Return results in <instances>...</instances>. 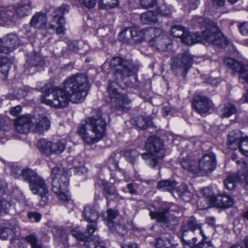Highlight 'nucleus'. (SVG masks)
<instances>
[{
	"mask_svg": "<svg viewBox=\"0 0 248 248\" xmlns=\"http://www.w3.org/2000/svg\"><path fill=\"white\" fill-rule=\"evenodd\" d=\"M64 87L69 89V93L59 87H48L45 95H41V102L54 108L66 107L69 100L76 103L82 102L89 89L88 78L82 74L73 75L65 80Z\"/></svg>",
	"mask_w": 248,
	"mask_h": 248,
	"instance_id": "nucleus-1",
	"label": "nucleus"
},
{
	"mask_svg": "<svg viewBox=\"0 0 248 248\" xmlns=\"http://www.w3.org/2000/svg\"><path fill=\"white\" fill-rule=\"evenodd\" d=\"M110 65L114 69V74L116 81L108 83L107 90L109 97L117 110L126 111L129 109L130 100L127 95L118 92L116 87L118 86L119 82L124 81L126 78L133 75L134 66L129 60L120 57H113L110 60Z\"/></svg>",
	"mask_w": 248,
	"mask_h": 248,
	"instance_id": "nucleus-2",
	"label": "nucleus"
},
{
	"mask_svg": "<svg viewBox=\"0 0 248 248\" xmlns=\"http://www.w3.org/2000/svg\"><path fill=\"white\" fill-rule=\"evenodd\" d=\"M181 41L187 46L208 42L218 48H224L229 45V41L215 22L208 24L205 29L201 33L190 31L187 29Z\"/></svg>",
	"mask_w": 248,
	"mask_h": 248,
	"instance_id": "nucleus-3",
	"label": "nucleus"
},
{
	"mask_svg": "<svg viewBox=\"0 0 248 248\" xmlns=\"http://www.w3.org/2000/svg\"><path fill=\"white\" fill-rule=\"evenodd\" d=\"M106 126L101 112L97 110L96 116L88 118L85 124H81L78 133L85 142L88 144H93L104 137Z\"/></svg>",
	"mask_w": 248,
	"mask_h": 248,
	"instance_id": "nucleus-4",
	"label": "nucleus"
},
{
	"mask_svg": "<svg viewBox=\"0 0 248 248\" xmlns=\"http://www.w3.org/2000/svg\"><path fill=\"white\" fill-rule=\"evenodd\" d=\"M52 190L56 194L58 199L62 202L70 200L71 197L68 189L70 175L68 170L64 168L54 167L51 170Z\"/></svg>",
	"mask_w": 248,
	"mask_h": 248,
	"instance_id": "nucleus-5",
	"label": "nucleus"
},
{
	"mask_svg": "<svg viewBox=\"0 0 248 248\" xmlns=\"http://www.w3.org/2000/svg\"><path fill=\"white\" fill-rule=\"evenodd\" d=\"M10 7L3 8L0 10V25L4 26L10 21L16 22L21 18L27 16L31 14L32 7L30 0H21L11 9Z\"/></svg>",
	"mask_w": 248,
	"mask_h": 248,
	"instance_id": "nucleus-6",
	"label": "nucleus"
},
{
	"mask_svg": "<svg viewBox=\"0 0 248 248\" xmlns=\"http://www.w3.org/2000/svg\"><path fill=\"white\" fill-rule=\"evenodd\" d=\"M170 70L174 75L185 79L194 62V56L187 51L180 53L171 58Z\"/></svg>",
	"mask_w": 248,
	"mask_h": 248,
	"instance_id": "nucleus-7",
	"label": "nucleus"
},
{
	"mask_svg": "<svg viewBox=\"0 0 248 248\" xmlns=\"http://www.w3.org/2000/svg\"><path fill=\"white\" fill-rule=\"evenodd\" d=\"M156 211V221L164 230H171L174 229L178 225V221L175 217L170 219V212L172 206L171 203L162 202L158 199Z\"/></svg>",
	"mask_w": 248,
	"mask_h": 248,
	"instance_id": "nucleus-8",
	"label": "nucleus"
},
{
	"mask_svg": "<svg viewBox=\"0 0 248 248\" xmlns=\"http://www.w3.org/2000/svg\"><path fill=\"white\" fill-rule=\"evenodd\" d=\"M243 164L242 169L224 180V186L228 190H233L237 186L236 183H238L248 193V167L245 161H243Z\"/></svg>",
	"mask_w": 248,
	"mask_h": 248,
	"instance_id": "nucleus-9",
	"label": "nucleus"
},
{
	"mask_svg": "<svg viewBox=\"0 0 248 248\" xmlns=\"http://www.w3.org/2000/svg\"><path fill=\"white\" fill-rule=\"evenodd\" d=\"M191 105L194 111L202 117L211 114L215 107L212 100L209 97L203 95L194 96Z\"/></svg>",
	"mask_w": 248,
	"mask_h": 248,
	"instance_id": "nucleus-10",
	"label": "nucleus"
},
{
	"mask_svg": "<svg viewBox=\"0 0 248 248\" xmlns=\"http://www.w3.org/2000/svg\"><path fill=\"white\" fill-rule=\"evenodd\" d=\"M169 140V134L165 130L156 131V167L161 168L163 160L166 155L165 144Z\"/></svg>",
	"mask_w": 248,
	"mask_h": 248,
	"instance_id": "nucleus-11",
	"label": "nucleus"
},
{
	"mask_svg": "<svg viewBox=\"0 0 248 248\" xmlns=\"http://www.w3.org/2000/svg\"><path fill=\"white\" fill-rule=\"evenodd\" d=\"M224 63L233 72L239 74V78L241 82L248 83V64L230 57L225 58Z\"/></svg>",
	"mask_w": 248,
	"mask_h": 248,
	"instance_id": "nucleus-12",
	"label": "nucleus"
},
{
	"mask_svg": "<svg viewBox=\"0 0 248 248\" xmlns=\"http://www.w3.org/2000/svg\"><path fill=\"white\" fill-rule=\"evenodd\" d=\"M29 186L33 194L38 195L41 198L42 204H45L48 202V188L45 180L41 176H38L30 182Z\"/></svg>",
	"mask_w": 248,
	"mask_h": 248,
	"instance_id": "nucleus-13",
	"label": "nucleus"
},
{
	"mask_svg": "<svg viewBox=\"0 0 248 248\" xmlns=\"http://www.w3.org/2000/svg\"><path fill=\"white\" fill-rule=\"evenodd\" d=\"M217 166L215 155L213 153L204 154L199 159L198 166H197V174L202 173L208 174L213 171Z\"/></svg>",
	"mask_w": 248,
	"mask_h": 248,
	"instance_id": "nucleus-14",
	"label": "nucleus"
},
{
	"mask_svg": "<svg viewBox=\"0 0 248 248\" xmlns=\"http://www.w3.org/2000/svg\"><path fill=\"white\" fill-rule=\"evenodd\" d=\"M69 9L68 5L62 4L55 11L52 15L53 21L58 25V27L56 29V32L58 35H63L65 33L66 29L64 26L65 19L63 16L69 12Z\"/></svg>",
	"mask_w": 248,
	"mask_h": 248,
	"instance_id": "nucleus-15",
	"label": "nucleus"
},
{
	"mask_svg": "<svg viewBox=\"0 0 248 248\" xmlns=\"http://www.w3.org/2000/svg\"><path fill=\"white\" fill-rule=\"evenodd\" d=\"M145 148L146 153L141 155L142 158L152 168H155V136L152 135L147 139Z\"/></svg>",
	"mask_w": 248,
	"mask_h": 248,
	"instance_id": "nucleus-16",
	"label": "nucleus"
},
{
	"mask_svg": "<svg viewBox=\"0 0 248 248\" xmlns=\"http://www.w3.org/2000/svg\"><path fill=\"white\" fill-rule=\"evenodd\" d=\"M171 41L166 31L156 28V49L158 51H167L171 49Z\"/></svg>",
	"mask_w": 248,
	"mask_h": 248,
	"instance_id": "nucleus-17",
	"label": "nucleus"
},
{
	"mask_svg": "<svg viewBox=\"0 0 248 248\" xmlns=\"http://www.w3.org/2000/svg\"><path fill=\"white\" fill-rule=\"evenodd\" d=\"M32 118L33 120L31 128L34 133L42 134L50 128V121L45 115H39L37 118Z\"/></svg>",
	"mask_w": 248,
	"mask_h": 248,
	"instance_id": "nucleus-18",
	"label": "nucleus"
},
{
	"mask_svg": "<svg viewBox=\"0 0 248 248\" xmlns=\"http://www.w3.org/2000/svg\"><path fill=\"white\" fill-rule=\"evenodd\" d=\"M201 193L202 197L201 198L203 199V201L205 203L202 204V201L198 202V205L200 207L201 210L207 209L210 207H212L214 203H215V200L216 196L213 195L212 190L208 187H203L201 189Z\"/></svg>",
	"mask_w": 248,
	"mask_h": 248,
	"instance_id": "nucleus-19",
	"label": "nucleus"
},
{
	"mask_svg": "<svg viewBox=\"0 0 248 248\" xmlns=\"http://www.w3.org/2000/svg\"><path fill=\"white\" fill-rule=\"evenodd\" d=\"M0 42L2 44V51L5 54L11 52L19 45L18 37L14 34H8L5 39H0Z\"/></svg>",
	"mask_w": 248,
	"mask_h": 248,
	"instance_id": "nucleus-20",
	"label": "nucleus"
},
{
	"mask_svg": "<svg viewBox=\"0 0 248 248\" xmlns=\"http://www.w3.org/2000/svg\"><path fill=\"white\" fill-rule=\"evenodd\" d=\"M33 118L30 115L22 116L15 122L16 131L20 134H25L32 127Z\"/></svg>",
	"mask_w": 248,
	"mask_h": 248,
	"instance_id": "nucleus-21",
	"label": "nucleus"
},
{
	"mask_svg": "<svg viewBox=\"0 0 248 248\" xmlns=\"http://www.w3.org/2000/svg\"><path fill=\"white\" fill-rule=\"evenodd\" d=\"M234 202V199L232 197V196L224 192L222 195H218L216 196L215 203H214L212 207L227 209L232 207L233 205Z\"/></svg>",
	"mask_w": 248,
	"mask_h": 248,
	"instance_id": "nucleus-22",
	"label": "nucleus"
},
{
	"mask_svg": "<svg viewBox=\"0 0 248 248\" xmlns=\"http://www.w3.org/2000/svg\"><path fill=\"white\" fill-rule=\"evenodd\" d=\"M202 228L201 225L198 223L196 218L193 216H191L188 218L187 224L180 228L181 236L184 237L189 231L194 232L196 229L200 230Z\"/></svg>",
	"mask_w": 248,
	"mask_h": 248,
	"instance_id": "nucleus-23",
	"label": "nucleus"
},
{
	"mask_svg": "<svg viewBox=\"0 0 248 248\" xmlns=\"http://www.w3.org/2000/svg\"><path fill=\"white\" fill-rule=\"evenodd\" d=\"M83 216L86 221L89 223H96L98 218V212L93 206L86 205L83 211Z\"/></svg>",
	"mask_w": 248,
	"mask_h": 248,
	"instance_id": "nucleus-24",
	"label": "nucleus"
},
{
	"mask_svg": "<svg viewBox=\"0 0 248 248\" xmlns=\"http://www.w3.org/2000/svg\"><path fill=\"white\" fill-rule=\"evenodd\" d=\"M237 112L235 105L227 103L220 105L218 109V113L222 118H229Z\"/></svg>",
	"mask_w": 248,
	"mask_h": 248,
	"instance_id": "nucleus-25",
	"label": "nucleus"
},
{
	"mask_svg": "<svg viewBox=\"0 0 248 248\" xmlns=\"http://www.w3.org/2000/svg\"><path fill=\"white\" fill-rule=\"evenodd\" d=\"M44 63L43 58L38 53L32 52L27 56L25 66L28 68L30 66H42Z\"/></svg>",
	"mask_w": 248,
	"mask_h": 248,
	"instance_id": "nucleus-26",
	"label": "nucleus"
},
{
	"mask_svg": "<svg viewBox=\"0 0 248 248\" xmlns=\"http://www.w3.org/2000/svg\"><path fill=\"white\" fill-rule=\"evenodd\" d=\"M178 183L174 180H162L157 182L156 188L163 191L172 192L176 190Z\"/></svg>",
	"mask_w": 248,
	"mask_h": 248,
	"instance_id": "nucleus-27",
	"label": "nucleus"
},
{
	"mask_svg": "<svg viewBox=\"0 0 248 248\" xmlns=\"http://www.w3.org/2000/svg\"><path fill=\"white\" fill-rule=\"evenodd\" d=\"M176 191L179 198L184 202H189L192 199L193 194L189 190L188 186L186 184H182L178 186Z\"/></svg>",
	"mask_w": 248,
	"mask_h": 248,
	"instance_id": "nucleus-28",
	"label": "nucleus"
},
{
	"mask_svg": "<svg viewBox=\"0 0 248 248\" xmlns=\"http://www.w3.org/2000/svg\"><path fill=\"white\" fill-rule=\"evenodd\" d=\"M133 122L140 129H144L152 125V119L149 116L140 115L135 117Z\"/></svg>",
	"mask_w": 248,
	"mask_h": 248,
	"instance_id": "nucleus-29",
	"label": "nucleus"
},
{
	"mask_svg": "<svg viewBox=\"0 0 248 248\" xmlns=\"http://www.w3.org/2000/svg\"><path fill=\"white\" fill-rule=\"evenodd\" d=\"M180 163L182 168L194 174H197L196 162L191 159L190 156L183 158Z\"/></svg>",
	"mask_w": 248,
	"mask_h": 248,
	"instance_id": "nucleus-30",
	"label": "nucleus"
},
{
	"mask_svg": "<svg viewBox=\"0 0 248 248\" xmlns=\"http://www.w3.org/2000/svg\"><path fill=\"white\" fill-rule=\"evenodd\" d=\"M143 34V40L148 42V45L154 46L155 45V28L148 27L142 29Z\"/></svg>",
	"mask_w": 248,
	"mask_h": 248,
	"instance_id": "nucleus-31",
	"label": "nucleus"
},
{
	"mask_svg": "<svg viewBox=\"0 0 248 248\" xmlns=\"http://www.w3.org/2000/svg\"><path fill=\"white\" fill-rule=\"evenodd\" d=\"M37 147L42 154L46 156L51 155V142L43 139L38 141Z\"/></svg>",
	"mask_w": 248,
	"mask_h": 248,
	"instance_id": "nucleus-32",
	"label": "nucleus"
},
{
	"mask_svg": "<svg viewBox=\"0 0 248 248\" xmlns=\"http://www.w3.org/2000/svg\"><path fill=\"white\" fill-rule=\"evenodd\" d=\"M170 14V9L167 7L164 0H156V22H158V19L156 18L158 15L169 16Z\"/></svg>",
	"mask_w": 248,
	"mask_h": 248,
	"instance_id": "nucleus-33",
	"label": "nucleus"
},
{
	"mask_svg": "<svg viewBox=\"0 0 248 248\" xmlns=\"http://www.w3.org/2000/svg\"><path fill=\"white\" fill-rule=\"evenodd\" d=\"M104 192L105 197L107 200V204L110 201L117 199L118 197V193L115 188L110 185H105Z\"/></svg>",
	"mask_w": 248,
	"mask_h": 248,
	"instance_id": "nucleus-34",
	"label": "nucleus"
},
{
	"mask_svg": "<svg viewBox=\"0 0 248 248\" xmlns=\"http://www.w3.org/2000/svg\"><path fill=\"white\" fill-rule=\"evenodd\" d=\"M84 248H107L105 242L100 238L94 236L93 240L84 242Z\"/></svg>",
	"mask_w": 248,
	"mask_h": 248,
	"instance_id": "nucleus-35",
	"label": "nucleus"
},
{
	"mask_svg": "<svg viewBox=\"0 0 248 248\" xmlns=\"http://www.w3.org/2000/svg\"><path fill=\"white\" fill-rule=\"evenodd\" d=\"M65 141L64 140H57L51 142L52 154L59 155L62 153L65 149Z\"/></svg>",
	"mask_w": 248,
	"mask_h": 248,
	"instance_id": "nucleus-36",
	"label": "nucleus"
},
{
	"mask_svg": "<svg viewBox=\"0 0 248 248\" xmlns=\"http://www.w3.org/2000/svg\"><path fill=\"white\" fill-rule=\"evenodd\" d=\"M10 59L7 56L0 58V72L7 78L11 64Z\"/></svg>",
	"mask_w": 248,
	"mask_h": 248,
	"instance_id": "nucleus-37",
	"label": "nucleus"
},
{
	"mask_svg": "<svg viewBox=\"0 0 248 248\" xmlns=\"http://www.w3.org/2000/svg\"><path fill=\"white\" fill-rule=\"evenodd\" d=\"M187 28L180 25H175L171 28L170 34L174 38H180L181 40Z\"/></svg>",
	"mask_w": 248,
	"mask_h": 248,
	"instance_id": "nucleus-38",
	"label": "nucleus"
},
{
	"mask_svg": "<svg viewBox=\"0 0 248 248\" xmlns=\"http://www.w3.org/2000/svg\"><path fill=\"white\" fill-rule=\"evenodd\" d=\"M46 21L47 19L45 14L39 12L33 16L30 21V24L32 26H35L38 24L40 25L46 24Z\"/></svg>",
	"mask_w": 248,
	"mask_h": 248,
	"instance_id": "nucleus-39",
	"label": "nucleus"
},
{
	"mask_svg": "<svg viewBox=\"0 0 248 248\" xmlns=\"http://www.w3.org/2000/svg\"><path fill=\"white\" fill-rule=\"evenodd\" d=\"M142 29L138 27H130L131 38L136 42L140 43L143 41Z\"/></svg>",
	"mask_w": 248,
	"mask_h": 248,
	"instance_id": "nucleus-40",
	"label": "nucleus"
},
{
	"mask_svg": "<svg viewBox=\"0 0 248 248\" xmlns=\"http://www.w3.org/2000/svg\"><path fill=\"white\" fill-rule=\"evenodd\" d=\"M21 176L23 179L29 184L30 182H32L39 175L32 170L25 169L22 170Z\"/></svg>",
	"mask_w": 248,
	"mask_h": 248,
	"instance_id": "nucleus-41",
	"label": "nucleus"
},
{
	"mask_svg": "<svg viewBox=\"0 0 248 248\" xmlns=\"http://www.w3.org/2000/svg\"><path fill=\"white\" fill-rule=\"evenodd\" d=\"M118 0H100L98 5L100 9L108 10L114 8L118 5Z\"/></svg>",
	"mask_w": 248,
	"mask_h": 248,
	"instance_id": "nucleus-42",
	"label": "nucleus"
},
{
	"mask_svg": "<svg viewBox=\"0 0 248 248\" xmlns=\"http://www.w3.org/2000/svg\"><path fill=\"white\" fill-rule=\"evenodd\" d=\"M248 138V136H244V138L238 139V140H228L227 143L228 148L230 149L234 150L237 149H239V150L242 147V143L245 141H248L247 138Z\"/></svg>",
	"mask_w": 248,
	"mask_h": 248,
	"instance_id": "nucleus-43",
	"label": "nucleus"
},
{
	"mask_svg": "<svg viewBox=\"0 0 248 248\" xmlns=\"http://www.w3.org/2000/svg\"><path fill=\"white\" fill-rule=\"evenodd\" d=\"M107 216L103 215V217L106 221V223L108 227L112 226L114 223V219L118 215V212L112 209H108L107 211Z\"/></svg>",
	"mask_w": 248,
	"mask_h": 248,
	"instance_id": "nucleus-44",
	"label": "nucleus"
},
{
	"mask_svg": "<svg viewBox=\"0 0 248 248\" xmlns=\"http://www.w3.org/2000/svg\"><path fill=\"white\" fill-rule=\"evenodd\" d=\"M140 19L143 23L151 24L155 21V12L154 11H148L142 13L140 16Z\"/></svg>",
	"mask_w": 248,
	"mask_h": 248,
	"instance_id": "nucleus-45",
	"label": "nucleus"
},
{
	"mask_svg": "<svg viewBox=\"0 0 248 248\" xmlns=\"http://www.w3.org/2000/svg\"><path fill=\"white\" fill-rule=\"evenodd\" d=\"M25 240L31 245V248H45L42 244L39 241L38 237L35 234L27 236Z\"/></svg>",
	"mask_w": 248,
	"mask_h": 248,
	"instance_id": "nucleus-46",
	"label": "nucleus"
},
{
	"mask_svg": "<svg viewBox=\"0 0 248 248\" xmlns=\"http://www.w3.org/2000/svg\"><path fill=\"white\" fill-rule=\"evenodd\" d=\"M108 228L111 231L116 232L120 235L123 236L127 232L126 227L122 224L114 223Z\"/></svg>",
	"mask_w": 248,
	"mask_h": 248,
	"instance_id": "nucleus-47",
	"label": "nucleus"
},
{
	"mask_svg": "<svg viewBox=\"0 0 248 248\" xmlns=\"http://www.w3.org/2000/svg\"><path fill=\"white\" fill-rule=\"evenodd\" d=\"M139 155L138 151L134 149H128L124 151V155L126 159L131 163H134Z\"/></svg>",
	"mask_w": 248,
	"mask_h": 248,
	"instance_id": "nucleus-48",
	"label": "nucleus"
},
{
	"mask_svg": "<svg viewBox=\"0 0 248 248\" xmlns=\"http://www.w3.org/2000/svg\"><path fill=\"white\" fill-rule=\"evenodd\" d=\"M170 240L166 238H156V248H169Z\"/></svg>",
	"mask_w": 248,
	"mask_h": 248,
	"instance_id": "nucleus-49",
	"label": "nucleus"
},
{
	"mask_svg": "<svg viewBox=\"0 0 248 248\" xmlns=\"http://www.w3.org/2000/svg\"><path fill=\"white\" fill-rule=\"evenodd\" d=\"M243 133L239 130H232L228 135V140L244 138Z\"/></svg>",
	"mask_w": 248,
	"mask_h": 248,
	"instance_id": "nucleus-50",
	"label": "nucleus"
},
{
	"mask_svg": "<svg viewBox=\"0 0 248 248\" xmlns=\"http://www.w3.org/2000/svg\"><path fill=\"white\" fill-rule=\"evenodd\" d=\"M28 217L32 222H38L41 219L42 215L37 212H29L27 214Z\"/></svg>",
	"mask_w": 248,
	"mask_h": 248,
	"instance_id": "nucleus-51",
	"label": "nucleus"
},
{
	"mask_svg": "<svg viewBox=\"0 0 248 248\" xmlns=\"http://www.w3.org/2000/svg\"><path fill=\"white\" fill-rule=\"evenodd\" d=\"M11 206V204L9 202L5 200L0 201V214L2 213L6 214Z\"/></svg>",
	"mask_w": 248,
	"mask_h": 248,
	"instance_id": "nucleus-52",
	"label": "nucleus"
},
{
	"mask_svg": "<svg viewBox=\"0 0 248 248\" xmlns=\"http://www.w3.org/2000/svg\"><path fill=\"white\" fill-rule=\"evenodd\" d=\"M238 27L240 33L243 35L248 36V22L239 23Z\"/></svg>",
	"mask_w": 248,
	"mask_h": 248,
	"instance_id": "nucleus-53",
	"label": "nucleus"
},
{
	"mask_svg": "<svg viewBox=\"0 0 248 248\" xmlns=\"http://www.w3.org/2000/svg\"><path fill=\"white\" fill-rule=\"evenodd\" d=\"M140 3L145 9L150 8L155 5V0H140Z\"/></svg>",
	"mask_w": 248,
	"mask_h": 248,
	"instance_id": "nucleus-54",
	"label": "nucleus"
},
{
	"mask_svg": "<svg viewBox=\"0 0 248 248\" xmlns=\"http://www.w3.org/2000/svg\"><path fill=\"white\" fill-rule=\"evenodd\" d=\"M200 233L202 237V240L200 242H199V243L197 244V247H198V248H203L205 246V244H207L206 248H208V243L209 242H210L212 244L211 242L210 241H206L207 237L205 235L202 228L201 229V230H200Z\"/></svg>",
	"mask_w": 248,
	"mask_h": 248,
	"instance_id": "nucleus-55",
	"label": "nucleus"
},
{
	"mask_svg": "<svg viewBox=\"0 0 248 248\" xmlns=\"http://www.w3.org/2000/svg\"><path fill=\"white\" fill-rule=\"evenodd\" d=\"M12 232V230L10 228H0V238L6 239Z\"/></svg>",
	"mask_w": 248,
	"mask_h": 248,
	"instance_id": "nucleus-56",
	"label": "nucleus"
},
{
	"mask_svg": "<svg viewBox=\"0 0 248 248\" xmlns=\"http://www.w3.org/2000/svg\"><path fill=\"white\" fill-rule=\"evenodd\" d=\"M71 234L78 240H84L85 236L80 231L77 230H73L71 231Z\"/></svg>",
	"mask_w": 248,
	"mask_h": 248,
	"instance_id": "nucleus-57",
	"label": "nucleus"
},
{
	"mask_svg": "<svg viewBox=\"0 0 248 248\" xmlns=\"http://www.w3.org/2000/svg\"><path fill=\"white\" fill-rule=\"evenodd\" d=\"M108 166L109 169L117 170L118 168V163L113 157H110L108 160Z\"/></svg>",
	"mask_w": 248,
	"mask_h": 248,
	"instance_id": "nucleus-58",
	"label": "nucleus"
},
{
	"mask_svg": "<svg viewBox=\"0 0 248 248\" xmlns=\"http://www.w3.org/2000/svg\"><path fill=\"white\" fill-rule=\"evenodd\" d=\"M131 230L137 236H140L141 234H143L145 230L142 228H140L135 225L134 224H131Z\"/></svg>",
	"mask_w": 248,
	"mask_h": 248,
	"instance_id": "nucleus-59",
	"label": "nucleus"
},
{
	"mask_svg": "<svg viewBox=\"0 0 248 248\" xmlns=\"http://www.w3.org/2000/svg\"><path fill=\"white\" fill-rule=\"evenodd\" d=\"M80 2L88 8H93L95 5L96 0H80Z\"/></svg>",
	"mask_w": 248,
	"mask_h": 248,
	"instance_id": "nucleus-60",
	"label": "nucleus"
},
{
	"mask_svg": "<svg viewBox=\"0 0 248 248\" xmlns=\"http://www.w3.org/2000/svg\"><path fill=\"white\" fill-rule=\"evenodd\" d=\"M129 31L130 32V28H126L124 29L119 33V39L122 42H124L128 39L126 35V32Z\"/></svg>",
	"mask_w": 248,
	"mask_h": 248,
	"instance_id": "nucleus-61",
	"label": "nucleus"
},
{
	"mask_svg": "<svg viewBox=\"0 0 248 248\" xmlns=\"http://www.w3.org/2000/svg\"><path fill=\"white\" fill-rule=\"evenodd\" d=\"M75 173L78 175L86 174L87 172V169L84 166H80L74 168Z\"/></svg>",
	"mask_w": 248,
	"mask_h": 248,
	"instance_id": "nucleus-62",
	"label": "nucleus"
},
{
	"mask_svg": "<svg viewBox=\"0 0 248 248\" xmlns=\"http://www.w3.org/2000/svg\"><path fill=\"white\" fill-rule=\"evenodd\" d=\"M96 223H93V224H89L87 227V232L88 233L91 235L94 233L96 230Z\"/></svg>",
	"mask_w": 248,
	"mask_h": 248,
	"instance_id": "nucleus-63",
	"label": "nucleus"
},
{
	"mask_svg": "<svg viewBox=\"0 0 248 248\" xmlns=\"http://www.w3.org/2000/svg\"><path fill=\"white\" fill-rule=\"evenodd\" d=\"M121 247L122 248H138V245L134 243L128 242L123 244Z\"/></svg>",
	"mask_w": 248,
	"mask_h": 248,
	"instance_id": "nucleus-64",
	"label": "nucleus"
}]
</instances>
